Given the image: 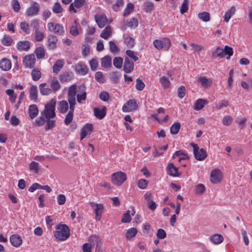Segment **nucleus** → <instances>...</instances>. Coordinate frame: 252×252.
Segmentation results:
<instances>
[{
  "label": "nucleus",
  "mask_w": 252,
  "mask_h": 252,
  "mask_svg": "<svg viewBox=\"0 0 252 252\" xmlns=\"http://www.w3.org/2000/svg\"><path fill=\"white\" fill-rule=\"evenodd\" d=\"M130 214L132 216H133L134 215L135 211L134 209L133 208H131L130 210H128L126 213H125L123 215V218L121 220L122 222L127 223L131 221V218Z\"/></svg>",
  "instance_id": "473e14b6"
},
{
  "label": "nucleus",
  "mask_w": 252,
  "mask_h": 252,
  "mask_svg": "<svg viewBox=\"0 0 252 252\" xmlns=\"http://www.w3.org/2000/svg\"><path fill=\"white\" fill-rule=\"evenodd\" d=\"M37 88L35 86H32L30 90L29 97L31 100L36 101L37 99Z\"/></svg>",
  "instance_id": "79ce46f5"
},
{
  "label": "nucleus",
  "mask_w": 252,
  "mask_h": 252,
  "mask_svg": "<svg viewBox=\"0 0 252 252\" xmlns=\"http://www.w3.org/2000/svg\"><path fill=\"white\" fill-rule=\"evenodd\" d=\"M155 9V5L151 1H147L144 3V11L146 13H151Z\"/></svg>",
  "instance_id": "49530a36"
},
{
  "label": "nucleus",
  "mask_w": 252,
  "mask_h": 252,
  "mask_svg": "<svg viewBox=\"0 0 252 252\" xmlns=\"http://www.w3.org/2000/svg\"><path fill=\"white\" fill-rule=\"evenodd\" d=\"M40 7L39 4L36 2H33L30 6L27 9L26 15L29 17H32L37 15L39 12Z\"/></svg>",
  "instance_id": "9d476101"
},
{
  "label": "nucleus",
  "mask_w": 252,
  "mask_h": 252,
  "mask_svg": "<svg viewBox=\"0 0 252 252\" xmlns=\"http://www.w3.org/2000/svg\"><path fill=\"white\" fill-rule=\"evenodd\" d=\"M159 82L164 89H168L170 86V82L165 76H163L159 79Z\"/></svg>",
  "instance_id": "de8ad7c7"
},
{
  "label": "nucleus",
  "mask_w": 252,
  "mask_h": 252,
  "mask_svg": "<svg viewBox=\"0 0 252 252\" xmlns=\"http://www.w3.org/2000/svg\"><path fill=\"white\" fill-rule=\"evenodd\" d=\"M77 86L75 84L70 86L67 92V100L70 105H75L76 102V95Z\"/></svg>",
  "instance_id": "0eeeda50"
},
{
  "label": "nucleus",
  "mask_w": 252,
  "mask_h": 252,
  "mask_svg": "<svg viewBox=\"0 0 252 252\" xmlns=\"http://www.w3.org/2000/svg\"><path fill=\"white\" fill-rule=\"evenodd\" d=\"M92 130V125L91 124H86L81 129L80 134V140H83L87 135L90 134Z\"/></svg>",
  "instance_id": "aec40b11"
},
{
  "label": "nucleus",
  "mask_w": 252,
  "mask_h": 252,
  "mask_svg": "<svg viewBox=\"0 0 252 252\" xmlns=\"http://www.w3.org/2000/svg\"><path fill=\"white\" fill-rule=\"evenodd\" d=\"M112 34V30L110 26H107L101 32L100 36L105 39H108Z\"/></svg>",
  "instance_id": "c9c22d12"
},
{
  "label": "nucleus",
  "mask_w": 252,
  "mask_h": 252,
  "mask_svg": "<svg viewBox=\"0 0 252 252\" xmlns=\"http://www.w3.org/2000/svg\"><path fill=\"white\" fill-rule=\"evenodd\" d=\"M82 32V29L76 20L70 28L69 33L73 36H76Z\"/></svg>",
  "instance_id": "f3484780"
},
{
  "label": "nucleus",
  "mask_w": 252,
  "mask_h": 252,
  "mask_svg": "<svg viewBox=\"0 0 252 252\" xmlns=\"http://www.w3.org/2000/svg\"><path fill=\"white\" fill-rule=\"evenodd\" d=\"M75 106V105H69V110L67 114L66 115L64 120V122L66 125H69L73 120Z\"/></svg>",
  "instance_id": "b1692460"
},
{
  "label": "nucleus",
  "mask_w": 252,
  "mask_h": 252,
  "mask_svg": "<svg viewBox=\"0 0 252 252\" xmlns=\"http://www.w3.org/2000/svg\"><path fill=\"white\" fill-rule=\"evenodd\" d=\"M209 240L213 244L218 245L223 242V237L221 234H215L209 237Z\"/></svg>",
  "instance_id": "7c9ffc66"
},
{
  "label": "nucleus",
  "mask_w": 252,
  "mask_h": 252,
  "mask_svg": "<svg viewBox=\"0 0 252 252\" xmlns=\"http://www.w3.org/2000/svg\"><path fill=\"white\" fill-rule=\"evenodd\" d=\"M126 174L123 172L118 171L112 175L111 182L116 186H120L126 180Z\"/></svg>",
  "instance_id": "39448f33"
},
{
  "label": "nucleus",
  "mask_w": 252,
  "mask_h": 252,
  "mask_svg": "<svg viewBox=\"0 0 252 252\" xmlns=\"http://www.w3.org/2000/svg\"><path fill=\"white\" fill-rule=\"evenodd\" d=\"M58 41L57 37L52 34H49L47 37V47L49 50H54L56 47Z\"/></svg>",
  "instance_id": "dca6fc26"
},
{
  "label": "nucleus",
  "mask_w": 252,
  "mask_h": 252,
  "mask_svg": "<svg viewBox=\"0 0 252 252\" xmlns=\"http://www.w3.org/2000/svg\"><path fill=\"white\" fill-rule=\"evenodd\" d=\"M89 64L92 71H95L98 67V62L96 59H93L89 62Z\"/></svg>",
  "instance_id": "680f3d73"
},
{
  "label": "nucleus",
  "mask_w": 252,
  "mask_h": 252,
  "mask_svg": "<svg viewBox=\"0 0 252 252\" xmlns=\"http://www.w3.org/2000/svg\"><path fill=\"white\" fill-rule=\"evenodd\" d=\"M86 87L84 85L78 86L77 94H76L77 102L81 103L83 100H85L87 97Z\"/></svg>",
  "instance_id": "9b49d317"
},
{
  "label": "nucleus",
  "mask_w": 252,
  "mask_h": 252,
  "mask_svg": "<svg viewBox=\"0 0 252 252\" xmlns=\"http://www.w3.org/2000/svg\"><path fill=\"white\" fill-rule=\"evenodd\" d=\"M236 11V8L234 6H232L226 11L223 16V19L226 23L228 22L231 17L234 14Z\"/></svg>",
  "instance_id": "58836bf2"
},
{
  "label": "nucleus",
  "mask_w": 252,
  "mask_h": 252,
  "mask_svg": "<svg viewBox=\"0 0 252 252\" xmlns=\"http://www.w3.org/2000/svg\"><path fill=\"white\" fill-rule=\"evenodd\" d=\"M64 65V61L63 60H58L53 66V72L54 73L58 74L62 69Z\"/></svg>",
  "instance_id": "2f4dec72"
},
{
  "label": "nucleus",
  "mask_w": 252,
  "mask_h": 252,
  "mask_svg": "<svg viewBox=\"0 0 252 252\" xmlns=\"http://www.w3.org/2000/svg\"><path fill=\"white\" fill-rule=\"evenodd\" d=\"M178 157V161L181 162L183 160H188L189 159L188 154L183 150H179L175 152L173 158Z\"/></svg>",
  "instance_id": "412c9836"
},
{
  "label": "nucleus",
  "mask_w": 252,
  "mask_h": 252,
  "mask_svg": "<svg viewBox=\"0 0 252 252\" xmlns=\"http://www.w3.org/2000/svg\"><path fill=\"white\" fill-rule=\"evenodd\" d=\"M193 148V152L195 159L197 160H203L207 156L206 150L203 148L199 149L198 145L193 143L190 144Z\"/></svg>",
  "instance_id": "7ed1b4c3"
},
{
  "label": "nucleus",
  "mask_w": 252,
  "mask_h": 252,
  "mask_svg": "<svg viewBox=\"0 0 252 252\" xmlns=\"http://www.w3.org/2000/svg\"><path fill=\"white\" fill-rule=\"evenodd\" d=\"M10 241L12 246L18 247L22 244V239L19 235L14 234L11 236Z\"/></svg>",
  "instance_id": "bb28decb"
},
{
  "label": "nucleus",
  "mask_w": 252,
  "mask_h": 252,
  "mask_svg": "<svg viewBox=\"0 0 252 252\" xmlns=\"http://www.w3.org/2000/svg\"><path fill=\"white\" fill-rule=\"evenodd\" d=\"M57 109L62 114H64L67 112L68 109V104L66 100H62L59 102Z\"/></svg>",
  "instance_id": "c85d7f7f"
},
{
  "label": "nucleus",
  "mask_w": 252,
  "mask_h": 252,
  "mask_svg": "<svg viewBox=\"0 0 252 252\" xmlns=\"http://www.w3.org/2000/svg\"><path fill=\"white\" fill-rule=\"evenodd\" d=\"M123 68L126 73H128L131 72L134 69L133 62L129 58L126 57L125 58Z\"/></svg>",
  "instance_id": "4468645a"
},
{
  "label": "nucleus",
  "mask_w": 252,
  "mask_h": 252,
  "mask_svg": "<svg viewBox=\"0 0 252 252\" xmlns=\"http://www.w3.org/2000/svg\"><path fill=\"white\" fill-rule=\"evenodd\" d=\"M50 86L52 92L54 93L58 91L61 88L60 82L56 77H53L51 78L50 82Z\"/></svg>",
  "instance_id": "4be33fe9"
},
{
  "label": "nucleus",
  "mask_w": 252,
  "mask_h": 252,
  "mask_svg": "<svg viewBox=\"0 0 252 252\" xmlns=\"http://www.w3.org/2000/svg\"><path fill=\"white\" fill-rule=\"evenodd\" d=\"M35 63L36 59L33 54L28 55L23 57V63L26 68H33Z\"/></svg>",
  "instance_id": "6e6552de"
},
{
  "label": "nucleus",
  "mask_w": 252,
  "mask_h": 252,
  "mask_svg": "<svg viewBox=\"0 0 252 252\" xmlns=\"http://www.w3.org/2000/svg\"><path fill=\"white\" fill-rule=\"evenodd\" d=\"M94 209L95 214V219L97 220H100L101 218V215L103 210V205L102 204H96Z\"/></svg>",
  "instance_id": "e433bc0d"
},
{
  "label": "nucleus",
  "mask_w": 252,
  "mask_h": 252,
  "mask_svg": "<svg viewBox=\"0 0 252 252\" xmlns=\"http://www.w3.org/2000/svg\"><path fill=\"white\" fill-rule=\"evenodd\" d=\"M13 42L12 38L8 35L5 34L1 40V42L4 46H10Z\"/></svg>",
  "instance_id": "09e8293b"
},
{
  "label": "nucleus",
  "mask_w": 252,
  "mask_h": 252,
  "mask_svg": "<svg viewBox=\"0 0 252 252\" xmlns=\"http://www.w3.org/2000/svg\"><path fill=\"white\" fill-rule=\"evenodd\" d=\"M221 172L218 169H215L212 171L210 175V180L213 184L219 183L221 180Z\"/></svg>",
  "instance_id": "2eb2a0df"
},
{
  "label": "nucleus",
  "mask_w": 252,
  "mask_h": 252,
  "mask_svg": "<svg viewBox=\"0 0 252 252\" xmlns=\"http://www.w3.org/2000/svg\"><path fill=\"white\" fill-rule=\"evenodd\" d=\"M7 95L9 96V100L11 103H14L17 98V94L14 93L12 89H7L5 91Z\"/></svg>",
  "instance_id": "8fccbe9b"
},
{
  "label": "nucleus",
  "mask_w": 252,
  "mask_h": 252,
  "mask_svg": "<svg viewBox=\"0 0 252 252\" xmlns=\"http://www.w3.org/2000/svg\"><path fill=\"white\" fill-rule=\"evenodd\" d=\"M57 231L54 232V236L58 240L63 241L70 236V229L66 224H58L56 226Z\"/></svg>",
  "instance_id": "f257e3e1"
},
{
  "label": "nucleus",
  "mask_w": 252,
  "mask_h": 252,
  "mask_svg": "<svg viewBox=\"0 0 252 252\" xmlns=\"http://www.w3.org/2000/svg\"><path fill=\"white\" fill-rule=\"evenodd\" d=\"M29 113L31 119L35 118L38 114V109L35 104L31 105L29 107Z\"/></svg>",
  "instance_id": "72a5a7b5"
},
{
  "label": "nucleus",
  "mask_w": 252,
  "mask_h": 252,
  "mask_svg": "<svg viewBox=\"0 0 252 252\" xmlns=\"http://www.w3.org/2000/svg\"><path fill=\"white\" fill-rule=\"evenodd\" d=\"M55 106L56 101L52 99L45 105V108L42 115L44 116L46 119L54 118L56 116Z\"/></svg>",
  "instance_id": "f03ea898"
},
{
  "label": "nucleus",
  "mask_w": 252,
  "mask_h": 252,
  "mask_svg": "<svg viewBox=\"0 0 252 252\" xmlns=\"http://www.w3.org/2000/svg\"><path fill=\"white\" fill-rule=\"evenodd\" d=\"M30 170L35 173H37L39 170V164L38 163L32 161L29 165Z\"/></svg>",
  "instance_id": "0e129e2a"
},
{
  "label": "nucleus",
  "mask_w": 252,
  "mask_h": 252,
  "mask_svg": "<svg viewBox=\"0 0 252 252\" xmlns=\"http://www.w3.org/2000/svg\"><path fill=\"white\" fill-rule=\"evenodd\" d=\"M198 18L202 21L207 22L210 21V14L207 12H203L199 13L198 15Z\"/></svg>",
  "instance_id": "4d7b16f0"
},
{
  "label": "nucleus",
  "mask_w": 252,
  "mask_h": 252,
  "mask_svg": "<svg viewBox=\"0 0 252 252\" xmlns=\"http://www.w3.org/2000/svg\"><path fill=\"white\" fill-rule=\"evenodd\" d=\"M39 90L41 94L44 95H48L51 94L52 92L51 88L47 87V84L46 83L41 84L39 86Z\"/></svg>",
  "instance_id": "f704fd0d"
},
{
  "label": "nucleus",
  "mask_w": 252,
  "mask_h": 252,
  "mask_svg": "<svg viewBox=\"0 0 252 252\" xmlns=\"http://www.w3.org/2000/svg\"><path fill=\"white\" fill-rule=\"evenodd\" d=\"M94 112L96 118L99 120L102 119L106 114V108L105 107H103L102 108H94Z\"/></svg>",
  "instance_id": "5701e85b"
},
{
  "label": "nucleus",
  "mask_w": 252,
  "mask_h": 252,
  "mask_svg": "<svg viewBox=\"0 0 252 252\" xmlns=\"http://www.w3.org/2000/svg\"><path fill=\"white\" fill-rule=\"evenodd\" d=\"M17 48L20 51H28L30 48V43L28 41H19L17 43Z\"/></svg>",
  "instance_id": "4c0bfd02"
},
{
  "label": "nucleus",
  "mask_w": 252,
  "mask_h": 252,
  "mask_svg": "<svg viewBox=\"0 0 252 252\" xmlns=\"http://www.w3.org/2000/svg\"><path fill=\"white\" fill-rule=\"evenodd\" d=\"M189 0H184L180 8V13L182 14L187 12L189 9Z\"/></svg>",
  "instance_id": "69168bd1"
},
{
  "label": "nucleus",
  "mask_w": 252,
  "mask_h": 252,
  "mask_svg": "<svg viewBox=\"0 0 252 252\" xmlns=\"http://www.w3.org/2000/svg\"><path fill=\"white\" fill-rule=\"evenodd\" d=\"M137 233V230L136 228L132 227L127 230L126 234V239H130L134 237Z\"/></svg>",
  "instance_id": "3c124183"
},
{
  "label": "nucleus",
  "mask_w": 252,
  "mask_h": 252,
  "mask_svg": "<svg viewBox=\"0 0 252 252\" xmlns=\"http://www.w3.org/2000/svg\"><path fill=\"white\" fill-rule=\"evenodd\" d=\"M88 241L93 245H95L98 247L101 244V239L99 237L96 235H92L89 237Z\"/></svg>",
  "instance_id": "37998d69"
},
{
  "label": "nucleus",
  "mask_w": 252,
  "mask_h": 252,
  "mask_svg": "<svg viewBox=\"0 0 252 252\" xmlns=\"http://www.w3.org/2000/svg\"><path fill=\"white\" fill-rule=\"evenodd\" d=\"M52 10L54 13L58 14L63 11V8L59 2H56L53 6Z\"/></svg>",
  "instance_id": "774afa93"
},
{
  "label": "nucleus",
  "mask_w": 252,
  "mask_h": 252,
  "mask_svg": "<svg viewBox=\"0 0 252 252\" xmlns=\"http://www.w3.org/2000/svg\"><path fill=\"white\" fill-rule=\"evenodd\" d=\"M134 8V5L132 3H128L127 4L126 7L125 8L123 16L125 17L128 16L130 13L133 11Z\"/></svg>",
  "instance_id": "6e6d98bb"
},
{
  "label": "nucleus",
  "mask_w": 252,
  "mask_h": 252,
  "mask_svg": "<svg viewBox=\"0 0 252 252\" xmlns=\"http://www.w3.org/2000/svg\"><path fill=\"white\" fill-rule=\"evenodd\" d=\"M95 79L99 83H103L105 81V78L103 74L101 71H97L95 74Z\"/></svg>",
  "instance_id": "e2e57ef3"
},
{
  "label": "nucleus",
  "mask_w": 252,
  "mask_h": 252,
  "mask_svg": "<svg viewBox=\"0 0 252 252\" xmlns=\"http://www.w3.org/2000/svg\"><path fill=\"white\" fill-rule=\"evenodd\" d=\"M47 26L49 32L58 35L62 36L64 33V28L61 24L49 22L47 24Z\"/></svg>",
  "instance_id": "423d86ee"
},
{
  "label": "nucleus",
  "mask_w": 252,
  "mask_h": 252,
  "mask_svg": "<svg viewBox=\"0 0 252 252\" xmlns=\"http://www.w3.org/2000/svg\"><path fill=\"white\" fill-rule=\"evenodd\" d=\"M208 103V101L206 99L201 98L198 99L195 101L194 109L196 110H201L204 107L205 104H206Z\"/></svg>",
  "instance_id": "ea45409f"
},
{
  "label": "nucleus",
  "mask_w": 252,
  "mask_h": 252,
  "mask_svg": "<svg viewBox=\"0 0 252 252\" xmlns=\"http://www.w3.org/2000/svg\"><path fill=\"white\" fill-rule=\"evenodd\" d=\"M94 19L99 28H103L107 23V17L103 13L96 14Z\"/></svg>",
  "instance_id": "f8f14e48"
},
{
  "label": "nucleus",
  "mask_w": 252,
  "mask_h": 252,
  "mask_svg": "<svg viewBox=\"0 0 252 252\" xmlns=\"http://www.w3.org/2000/svg\"><path fill=\"white\" fill-rule=\"evenodd\" d=\"M35 54L37 59H43L45 56V51L44 48L40 46L37 47L35 50Z\"/></svg>",
  "instance_id": "bf43d9fd"
},
{
  "label": "nucleus",
  "mask_w": 252,
  "mask_h": 252,
  "mask_svg": "<svg viewBox=\"0 0 252 252\" xmlns=\"http://www.w3.org/2000/svg\"><path fill=\"white\" fill-rule=\"evenodd\" d=\"M138 108V105L135 99H130L122 107L124 112H129L136 110Z\"/></svg>",
  "instance_id": "1a4fd4ad"
},
{
  "label": "nucleus",
  "mask_w": 252,
  "mask_h": 252,
  "mask_svg": "<svg viewBox=\"0 0 252 252\" xmlns=\"http://www.w3.org/2000/svg\"><path fill=\"white\" fill-rule=\"evenodd\" d=\"M138 25V21L136 18H132L127 22L126 24L124 22V24L121 27L120 29L123 31H125L126 29L127 26L130 29H135Z\"/></svg>",
  "instance_id": "ddd939ff"
},
{
  "label": "nucleus",
  "mask_w": 252,
  "mask_h": 252,
  "mask_svg": "<svg viewBox=\"0 0 252 252\" xmlns=\"http://www.w3.org/2000/svg\"><path fill=\"white\" fill-rule=\"evenodd\" d=\"M212 56L213 58L219 57L220 58H222L225 55L223 49H221V48L219 46L212 52Z\"/></svg>",
  "instance_id": "c03bdc74"
},
{
  "label": "nucleus",
  "mask_w": 252,
  "mask_h": 252,
  "mask_svg": "<svg viewBox=\"0 0 252 252\" xmlns=\"http://www.w3.org/2000/svg\"><path fill=\"white\" fill-rule=\"evenodd\" d=\"M166 169L167 173L169 175L173 177H178L180 176L178 168L174 165L173 163H169Z\"/></svg>",
  "instance_id": "393cba45"
},
{
  "label": "nucleus",
  "mask_w": 252,
  "mask_h": 252,
  "mask_svg": "<svg viewBox=\"0 0 252 252\" xmlns=\"http://www.w3.org/2000/svg\"><path fill=\"white\" fill-rule=\"evenodd\" d=\"M73 78L72 72L67 71L62 73L59 75V78L62 83H65L71 81Z\"/></svg>",
  "instance_id": "6ab92c4d"
},
{
  "label": "nucleus",
  "mask_w": 252,
  "mask_h": 252,
  "mask_svg": "<svg viewBox=\"0 0 252 252\" xmlns=\"http://www.w3.org/2000/svg\"><path fill=\"white\" fill-rule=\"evenodd\" d=\"M32 79L34 81H38L41 77V72L38 68H34L31 72Z\"/></svg>",
  "instance_id": "a19ab883"
},
{
  "label": "nucleus",
  "mask_w": 252,
  "mask_h": 252,
  "mask_svg": "<svg viewBox=\"0 0 252 252\" xmlns=\"http://www.w3.org/2000/svg\"><path fill=\"white\" fill-rule=\"evenodd\" d=\"M101 65L103 68H108L112 65V58L109 56H105L101 59Z\"/></svg>",
  "instance_id": "c756f323"
},
{
  "label": "nucleus",
  "mask_w": 252,
  "mask_h": 252,
  "mask_svg": "<svg viewBox=\"0 0 252 252\" xmlns=\"http://www.w3.org/2000/svg\"><path fill=\"white\" fill-rule=\"evenodd\" d=\"M201 86L204 89H207L212 84V80L210 78H207L205 76H201L198 79Z\"/></svg>",
  "instance_id": "a878e982"
},
{
  "label": "nucleus",
  "mask_w": 252,
  "mask_h": 252,
  "mask_svg": "<svg viewBox=\"0 0 252 252\" xmlns=\"http://www.w3.org/2000/svg\"><path fill=\"white\" fill-rule=\"evenodd\" d=\"M75 70L78 74L85 75L88 73L89 68L86 65L81 63H79L75 65Z\"/></svg>",
  "instance_id": "a211bd4d"
},
{
  "label": "nucleus",
  "mask_w": 252,
  "mask_h": 252,
  "mask_svg": "<svg viewBox=\"0 0 252 252\" xmlns=\"http://www.w3.org/2000/svg\"><path fill=\"white\" fill-rule=\"evenodd\" d=\"M181 127V124L179 122L174 123L170 127V133L172 134H176L178 133Z\"/></svg>",
  "instance_id": "864d4df0"
},
{
  "label": "nucleus",
  "mask_w": 252,
  "mask_h": 252,
  "mask_svg": "<svg viewBox=\"0 0 252 252\" xmlns=\"http://www.w3.org/2000/svg\"><path fill=\"white\" fill-rule=\"evenodd\" d=\"M136 89L138 91H142L145 87V84L143 81L139 78H137L136 80Z\"/></svg>",
  "instance_id": "338daca9"
},
{
  "label": "nucleus",
  "mask_w": 252,
  "mask_h": 252,
  "mask_svg": "<svg viewBox=\"0 0 252 252\" xmlns=\"http://www.w3.org/2000/svg\"><path fill=\"white\" fill-rule=\"evenodd\" d=\"M34 37L36 41L38 42L41 41L44 38V34L39 30H36L34 31Z\"/></svg>",
  "instance_id": "052dcab7"
},
{
  "label": "nucleus",
  "mask_w": 252,
  "mask_h": 252,
  "mask_svg": "<svg viewBox=\"0 0 252 252\" xmlns=\"http://www.w3.org/2000/svg\"><path fill=\"white\" fill-rule=\"evenodd\" d=\"M153 45L158 50L161 49L168 50L170 47L171 42L168 38H162L160 39L155 40L153 41Z\"/></svg>",
  "instance_id": "20e7f679"
},
{
  "label": "nucleus",
  "mask_w": 252,
  "mask_h": 252,
  "mask_svg": "<svg viewBox=\"0 0 252 252\" xmlns=\"http://www.w3.org/2000/svg\"><path fill=\"white\" fill-rule=\"evenodd\" d=\"M0 68L4 71H8L11 68V63L9 60L3 58L0 61Z\"/></svg>",
  "instance_id": "cd10ccee"
},
{
  "label": "nucleus",
  "mask_w": 252,
  "mask_h": 252,
  "mask_svg": "<svg viewBox=\"0 0 252 252\" xmlns=\"http://www.w3.org/2000/svg\"><path fill=\"white\" fill-rule=\"evenodd\" d=\"M127 57L133 60L134 62H136L139 60L138 54L137 52L131 50H127L126 52Z\"/></svg>",
  "instance_id": "a18cd8bd"
},
{
  "label": "nucleus",
  "mask_w": 252,
  "mask_h": 252,
  "mask_svg": "<svg viewBox=\"0 0 252 252\" xmlns=\"http://www.w3.org/2000/svg\"><path fill=\"white\" fill-rule=\"evenodd\" d=\"M223 51L224 52V55L226 56V59L227 60L229 59L231 56L233 55V49L232 48L228 46V45H226L224 46V49H223Z\"/></svg>",
  "instance_id": "603ef678"
},
{
  "label": "nucleus",
  "mask_w": 252,
  "mask_h": 252,
  "mask_svg": "<svg viewBox=\"0 0 252 252\" xmlns=\"http://www.w3.org/2000/svg\"><path fill=\"white\" fill-rule=\"evenodd\" d=\"M124 43L129 48H132L135 44L134 38L129 36L124 37Z\"/></svg>",
  "instance_id": "13d9d810"
},
{
  "label": "nucleus",
  "mask_w": 252,
  "mask_h": 252,
  "mask_svg": "<svg viewBox=\"0 0 252 252\" xmlns=\"http://www.w3.org/2000/svg\"><path fill=\"white\" fill-rule=\"evenodd\" d=\"M113 65L117 68H121L123 63V59L121 57H115L113 61Z\"/></svg>",
  "instance_id": "5fc2aeb1"
}]
</instances>
